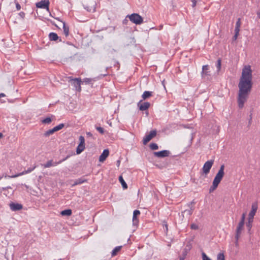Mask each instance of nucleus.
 Returning a JSON list of instances; mask_svg holds the SVG:
<instances>
[{
	"label": "nucleus",
	"instance_id": "obj_1",
	"mask_svg": "<svg viewBox=\"0 0 260 260\" xmlns=\"http://www.w3.org/2000/svg\"><path fill=\"white\" fill-rule=\"evenodd\" d=\"M252 70L250 66H245L243 68L241 76L238 83L239 92L238 96V104L239 108L244 107L248 95L251 92L252 87Z\"/></svg>",
	"mask_w": 260,
	"mask_h": 260
},
{
	"label": "nucleus",
	"instance_id": "obj_2",
	"mask_svg": "<svg viewBox=\"0 0 260 260\" xmlns=\"http://www.w3.org/2000/svg\"><path fill=\"white\" fill-rule=\"evenodd\" d=\"M127 17L129 18L131 22L137 25L141 24L143 22V18L137 13H133L131 15H128L127 16Z\"/></svg>",
	"mask_w": 260,
	"mask_h": 260
},
{
	"label": "nucleus",
	"instance_id": "obj_3",
	"mask_svg": "<svg viewBox=\"0 0 260 260\" xmlns=\"http://www.w3.org/2000/svg\"><path fill=\"white\" fill-rule=\"evenodd\" d=\"M224 165H222L213 180V182L217 184L220 183L224 175Z\"/></svg>",
	"mask_w": 260,
	"mask_h": 260
},
{
	"label": "nucleus",
	"instance_id": "obj_4",
	"mask_svg": "<svg viewBox=\"0 0 260 260\" xmlns=\"http://www.w3.org/2000/svg\"><path fill=\"white\" fill-rule=\"evenodd\" d=\"M69 82L71 84L74 86L76 90L78 91H80L81 90V83L82 82L80 78H75L73 79L72 77H69Z\"/></svg>",
	"mask_w": 260,
	"mask_h": 260
},
{
	"label": "nucleus",
	"instance_id": "obj_5",
	"mask_svg": "<svg viewBox=\"0 0 260 260\" xmlns=\"http://www.w3.org/2000/svg\"><path fill=\"white\" fill-rule=\"evenodd\" d=\"M80 143L76 149V153L77 154H80L85 149V139L82 136L79 137Z\"/></svg>",
	"mask_w": 260,
	"mask_h": 260
},
{
	"label": "nucleus",
	"instance_id": "obj_6",
	"mask_svg": "<svg viewBox=\"0 0 260 260\" xmlns=\"http://www.w3.org/2000/svg\"><path fill=\"white\" fill-rule=\"evenodd\" d=\"M213 163L214 160L212 159L206 161L204 164L203 167L202 168L203 173L205 174V175L208 174L209 173L210 170L212 165H213Z\"/></svg>",
	"mask_w": 260,
	"mask_h": 260
},
{
	"label": "nucleus",
	"instance_id": "obj_7",
	"mask_svg": "<svg viewBox=\"0 0 260 260\" xmlns=\"http://www.w3.org/2000/svg\"><path fill=\"white\" fill-rule=\"evenodd\" d=\"M69 157H70V155H68L65 158H63L62 159L59 160L58 162H53V160H48L45 164L43 165V166H44V168H49V167H51L52 166H56V165H57L58 164H61L63 161H65Z\"/></svg>",
	"mask_w": 260,
	"mask_h": 260
},
{
	"label": "nucleus",
	"instance_id": "obj_8",
	"mask_svg": "<svg viewBox=\"0 0 260 260\" xmlns=\"http://www.w3.org/2000/svg\"><path fill=\"white\" fill-rule=\"evenodd\" d=\"M156 133L157 132L156 130H153L150 131L149 134L146 135L143 138V144H147L148 142H149L153 138H154L156 135Z\"/></svg>",
	"mask_w": 260,
	"mask_h": 260
},
{
	"label": "nucleus",
	"instance_id": "obj_9",
	"mask_svg": "<svg viewBox=\"0 0 260 260\" xmlns=\"http://www.w3.org/2000/svg\"><path fill=\"white\" fill-rule=\"evenodd\" d=\"M49 4V0H42L36 3V7L39 8L47 9L48 10Z\"/></svg>",
	"mask_w": 260,
	"mask_h": 260
},
{
	"label": "nucleus",
	"instance_id": "obj_10",
	"mask_svg": "<svg viewBox=\"0 0 260 260\" xmlns=\"http://www.w3.org/2000/svg\"><path fill=\"white\" fill-rule=\"evenodd\" d=\"M170 154L169 150H164L158 152H154V155L159 158H163L168 156Z\"/></svg>",
	"mask_w": 260,
	"mask_h": 260
},
{
	"label": "nucleus",
	"instance_id": "obj_11",
	"mask_svg": "<svg viewBox=\"0 0 260 260\" xmlns=\"http://www.w3.org/2000/svg\"><path fill=\"white\" fill-rule=\"evenodd\" d=\"M209 67L208 65H204L202 67L201 75L202 78H205L211 76L210 72L209 71Z\"/></svg>",
	"mask_w": 260,
	"mask_h": 260
},
{
	"label": "nucleus",
	"instance_id": "obj_12",
	"mask_svg": "<svg viewBox=\"0 0 260 260\" xmlns=\"http://www.w3.org/2000/svg\"><path fill=\"white\" fill-rule=\"evenodd\" d=\"M142 102V100H141L138 103V106L139 108V110L141 111H145L147 109H148L150 106V104L149 102H144L142 104H141V102Z\"/></svg>",
	"mask_w": 260,
	"mask_h": 260
},
{
	"label": "nucleus",
	"instance_id": "obj_13",
	"mask_svg": "<svg viewBox=\"0 0 260 260\" xmlns=\"http://www.w3.org/2000/svg\"><path fill=\"white\" fill-rule=\"evenodd\" d=\"M244 224V223H243L242 222H239L238 223V225L236 231L235 239H239L240 237L241 232L243 229Z\"/></svg>",
	"mask_w": 260,
	"mask_h": 260
},
{
	"label": "nucleus",
	"instance_id": "obj_14",
	"mask_svg": "<svg viewBox=\"0 0 260 260\" xmlns=\"http://www.w3.org/2000/svg\"><path fill=\"white\" fill-rule=\"evenodd\" d=\"M258 209V203L257 202H255L252 203L251 205V210L249 212L248 216H254L256 211Z\"/></svg>",
	"mask_w": 260,
	"mask_h": 260
},
{
	"label": "nucleus",
	"instance_id": "obj_15",
	"mask_svg": "<svg viewBox=\"0 0 260 260\" xmlns=\"http://www.w3.org/2000/svg\"><path fill=\"white\" fill-rule=\"evenodd\" d=\"M36 168V166H35L34 167L32 168H28L27 170H25L24 171H23L21 173H18V174H17L16 175H12L11 176H9V178H16V177H17L18 176H21V175H24V174H27V173H30L31 171H32L35 168Z\"/></svg>",
	"mask_w": 260,
	"mask_h": 260
},
{
	"label": "nucleus",
	"instance_id": "obj_16",
	"mask_svg": "<svg viewBox=\"0 0 260 260\" xmlns=\"http://www.w3.org/2000/svg\"><path fill=\"white\" fill-rule=\"evenodd\" d=\"M109 154V151L108 149H105L99 157V161L100 162H103L105 161L107 157L108 156Z\"/></svg>",
	"mask_w": 260,
	"mask_h": 260
},
{
	"label": "nucleus",
	"instance_id": "obj_17",
	"mask_svg": "<svg viewBox=\"0 0 260 260\" xmlns=\"http://www.w3.org/2000/svg\"><path fill=\"white\" fill-rule=\"evenodd\" d=\"M10 207L12 211H18L22 209V205L18 203H12L10 204Z\"/></svg>",
	"mask_w": 260,
	"mask_h": 260
},
{
	"label": "nucleus",
	"instance_id": "obj_18",
	"mask_svg": "<svg viewBox=\"0 0 260 260\" xmlns=\"http://www.w3.org/2000/svg\"><path fill=\"white\" fill-rule=\"evenodd\" d=\"M140 214V212L139 210H136L134 211L133 213V224L135 225H137L138 224L139 220L137 218V216Z\"/></svg>",
	"mask_w": 260,
	"mask_h": 260
},
{
	"label": "nucleus",
	"instance_id": "obj_19",
	"mask_svg": "<svg viewBox=\"0 0 260 260\" xmlns=\"http://www.w3.org/2000/svg\"><path fill=\"white\" fill-rule=\"evenodd\" d=\"M189 208V209L185 210L183 212H182L183 217H184V215L189 216L192 214L193 211L194 210V207H190Z\"/></svg>",
	"mask_w": 260,
	"mask_h": 260
},
{
	"label": "nucleus",
	"instance_id": "obj_20",
	"mask_svg": "<svg viewBox=\"0 0 260 260\" xmlns=\"http://www.w3.org/2000/svg\"><path fill=\"white\" fill-rule=\"evenodd\" d=\"M152 95V92L149 91H145L144 92L143 94L142 95V98L143 100H145Z\"/></svg>",
	"mask_w": 260,
	"mask_h": 260
},
{
	"label": "nucleus",
	"instance_id": "obj_21",
	"mask_svg": "<svg viewBox=\"0 0 260 260\" xmlns=\"http://www.w3.org/2000/svg\"><path fill=\"white\" fill-rule=\"evenodd\" d=\"M49 38L50 41H56L59 39L57 34L55 32H50L49 34Z\"/></svg>",
	"mask_w": 260,
	"mask_h": 260
},
{
	"label": "nucleus",
	"instance_id": "obj_22",
	"mask_svg": "<svg viewBox=\"0 0 260 260\" xmlns=\"http://www.w3.org/2000/svg\"><path fill=\"white\" fill-rule=\"evenodd\" d=\"M191 246L190 244H187L186 247L183 249L182 255L184 257H186L188 251L191 249Z\"/></svg>",
	"mask_w": 260,
	"mask_h": 260
},
{
	"label": "nucleus",
	"instance_id": "obj_23",
	"mask_svg": "<svg viewBox=\"0 0 260 260\" xmlns=\"http://www.w3.org/2000/svg\"><path fill=\"white\" fill-rule=\"evenodd\" d=\"M72 213V210L71 209H67L62 211L60 212V214L62 216H70L71 215Z\"/></svg>",
	"mask_w": 260,
	"mask_h": 260
},
{
	"label": "nucleus",
	"instance_id": "obj_24",
	"mask_svg": "<svg viewBox=\"0 0 260 260\" xmlns=\"http://www.w3.org/2000/svg\"><path fill=\"white\" fill-rule=\"evenodd\" d=\"M119 181L121 183V184L123 189H127V184L124 181V179H123V178L122 176H120L119 177Z\"/></svg>",
	"mask_w": 260,
	"mask_h": 260
},
{
	"label": "nucleus",
	"instance_id": "obj_25",
	"mask_svg": "<svg viewBox=\"0 0 260 260\" xmlns=\"http://www.w3.org/2000/svg\"><path fill=\"white\" fill-rule=\"evenodd\" d=\"M87 181V180L86 179H83L82 178H79L78 179H77L74 183V184H73L72 186H75V185H78V184H82L85 182H86Z\"/></svg>",
	"mask_w": 260,
	"mask_h": 260
},
{
	"label": "nucleus",
	"instance_id": "obj_26",
	"mask_svg": "<svg viewBox=\"0 0 260 260\" xmlns=\"http://www.w3.org/2000/svg\"><path fill=\"white\" fill-rule=\"evenodd\" d=\"M122 248V246H117L113 250H112V256H115L116 255H117V254L118 253V252L119 251H120L121 249Z\"/></svg>",
	"mask_w": 260,
	"mask_h": 260
},
{
	"label": "nucleus",
	"instance_id": "obj_27",
	"mask_svg": "<svg viewBox=\"0 0 260 260\" xmlns=\"http://www.w3.org/2000/svg\"><path fill=\"white\" fill-rule=\"evenodd\" d=\"M63 23V32L66 37L69 35V27L66 25V23L64 22H62Z\"/></svg>",
	"mask_w": 260,
	"mask_h": 260
},
{
	"label": "nucleus",
	"instance_id": "obj_28",
	"mask_svg": "<svg viewBox=\"0 0 260 260\" xmlns=\"http://www.w3.org/2000/svg\"><path fill=\"white\" fill-rule=\"evenodd\" d=\"M64 126V124L63 123H60L59 124V125L55 126L53 128V129L54 130V131L55 132H57L58 131H59L61 129H62L63 127Z\"/></svg>",
	"mask_w": 260,
	"mask_h": 260
},
{
	"label": "nucleus",
	"instance_id": "obj_29",
	"mask_svg": "<svg viewBox=\"0 0 260 260\" xmlns=\"http://www.w3.org/2000/svg\"><path fill=\"white\" fill-rule=\"evenodd\" d=\"M54 133H55V132L54 131L53 128L50 129H49V130L47 131L46 132H45L44 133V136L45 137H48L50 135H52Z\"/></svg>",
	"mask_w": 260,
	"mask_h": 260
},
{
	"label": "nucleus",
	"instance_id": "obj_30",
	"mask_svg": "<svg viewBox=\"0 0 260 260\" xmlns=\"http://www.w3.org/2000/svg\"><path fill=\"white\" fill-rule=\"evenodd\" d=\"M52 122V119L49 117H46V118L42 120V122L44 124H49Z\"/></svg>",
	"mask_w": 260,
	"mask_h": 260
},
{
	"label": "nucleus",
	"instance_id": "obj_31",
	"mask_svg": "<svg viewBox=\"0 0 260 260\" xmlns=\"http://www.w3.org/2000/svg\"><path fill=\"white\" fill-rule=\"evenodd\" d=\"M216 260H225V256L223 252L219 253L217 255Z\"/></svg>",
	"mask_w": 260,
	"mask_h": 260
},
{
	"label": "nucleus",
	"instance_id": "obj_32",
	"mask_svg": "<svg viewBox=\"0 0 260 260\" xmlns=\"http://www.w3.org/2000/svg\"><path fill=\"white\" fill-rule=\"evenodd\" d=\"M218 185V184L213 182L212 185L210 187V188L209 189L210 192L215 190L216 189V188L217 187Z\"/></svg>",
	"mask_w": 260,
	"mask_h": 260
},
{
	"label": "nucleus",
	"instance_id": "obj_33",
	"mask_svg": "<svg viewBox=\"0 0 260 260\" xmlns=\"http://www.w3.org/2000/svg\"><path fill=\"white\" fill-rule=\"evenodd\" d=\"M149 147L151 150H157L158 148V145L156 143H151Z\"/></svg>",
	"mask_w": 260,
	"mask_h": 260
},
{
	"label": "nucleus",
	"instance_id": "obj_34",
	"mask_svg": "<svg viewBox=\"0 0 260 260\" xmlns=\"http://www.w3.org/2000/svg\"><path fill=\"white\" fill-rule=\"evenodd\" d=\"M95 79L92 78H85L83 79V82H85L86 84H90L92 82L94 81Z\"/></svg>",
	"mask_w": 260,
	"mask_h": 260
},
{
	"label": "nucleus",
	"instance_id": "obj_35",
	"mask_svg": "<svg viewBox=\"0 0 260 260\" xmlns=\"http://www.w3.org/2000/svg\"><path fill=\"white\" fill-rule=\"evenodd\" d=\"M221 65V60L220 58H219L217 60V64H216V67L217 68V71H219L220 70Z\"/></svg>",
	"mask_w": 260,
	"mask_h": 260
},
{
	"label": "nucleus",
	"instance_id": "obj_36",
	"mask_svg": "<svg viewBox=\"0 0 260 260\" xmlns=\"http://www.w3.org/2000/svg\"><path fill=\"white\" fill-rule=\"evenodd\" d=\"M240 25H241L240 19L239 18L238 19L237 21L236 22V27H235V29L240 30Z\"/></svg>",
	"mask_w": 260,
	"mask_h": 260
},
{
	"label": "nucleus",
	"instance_id": "obj_37",
	"mask_svg": "<svg viewBox=\"0 0 260 260\" xmlns=\"http://www.w3.org/2000/svg\"><path fill=\"white\" fill-rule=\"evenodd\" d=\"M202 256L203 260H212L210 258H209L204 252L202 253Z\"/></svg>",
	"mask_w": 260,
	"mask_h": 260
},
{
	"label": "nucleus",
	"instance_id": "obj_38",
	"mask_svg": "<svg viewBox=\"0 0 260 260\" xmlns=\"http://www.w3.org/2000/svg\"><path fill=\"white\" fill-rule=\"evenodd\" d=\"M190 228L192 230H198L199 229V226L195 224V223H192L191 225H190Z\"/></svg>",
	"mask_w": 260,
	"mask_h": 260
},
{
	"label": "nucleus",
	"instance_id": "obj_39",
	"mask_svg": "<svg viewBox=\"0 0 260 260\" xmlns=\"http://www.w3.org/2000/svg\"><path fill=\"white\" fill-rule=\"evenodd\" d=\"M96 130L102 134H103L104 133V129L103 127L98 126L96 127Z\"/></svg>",
	"mask_w": 260,
	"mask_h": 260
},
{
	"label": "nucleus",
	"instance_id": "obj_40",
	"mask_svg": "<svg viewBox=\"0 0 260 260\" xmlns=\"http://www.w3.org/2000/svg\"><path fill=\"white\" fill-rule=\"evenodd\" d=\"M15 3L16 4V8L17 10H20L21 9L20 5L18 3V2L16 0H15Z\"/></svg>",
	"mask_w": 260,
	"mask_h": 260
},
{
	"label": "nucleus",
	"instance_id": "obj_41",
	"mask_svg": "<svg viewBox=\"0 0 260 260\" xmlns=\"http://www.w3.org/2000/svg\"><path fill=\"white\" fill-rule=\"evenodd\" d=\"M245 216H246V213H243L242 215V217H241V220L240 222H242L243 223H244Z\"/></svg>",
	"mask_w": 260,
	"mask_h": 260
},
{
	"label": "nucleus",
	"instance_id": "obj_42",
	"mask_svg": "<svg viewBox=\"0 0 260 260\" xmlns=\"http://www.w3.org/2000/svg\"><path fill=\"white\" fill-rule=\"evenodd\" d=\"M254 216H248V222L252 223L253 221Z\"/></svg>",
	"mask_w": 260,
	"mask_h": 260
},
{
	"label": "nucleus",
	"instance_id": "obj_43",
	"mask_svg": "<svg viewBox=\"0 0 260 260\" xmlns=\"http://www.w3.org/2000/svg\"><path fill=\"white\" fill-rule=\"evenodd\" d=\"M19 15L23 19L24 17H25V13L23 12H20L19 13Z\"/></svg>",
	"mask_w": 260,
	"mask_h": 260
},
{
	"label": "nucleus",
	"instance_id": "obj_44",
	"mask_svg": "<svg viewBox=\"0 0 260 260\" xmlns=\"http://www.w3.org/2000/svg\"><path fill=\"white\" fill-rule=\"evenodd\" d=\"M252 223L248 222L246 223V226L248 228V230H250L252 227Z\"/></svg>",
	"mask_w": 260,
	"mask_h": 260
},
{
	"label": "nucleus",
	"instance_id": "obj_45",
	"mask_svg": "<svg viewBox=\"0 0 260 260\" xmlns=\"http://www.w3.org/2000/svg\"><path fill=\"white\" fill-rule=\"evenodd\" d=\"M240 30L235 29V36H236L237 37H238L239 34Z\"/></svg>",
	"mask_w": 260,
	"mask_h": 260
},
{
	"label": "nucleus",
	"instance_id": "obj_46",
	"mask_svg": "<svg viewBox=\"0 0 260 260\" xmlns=\"http://www.w3.org/2000/svg\"><path fill=\"white\" fill-rule=\"evenodd\" d=\"M192 3V7H194L196 5V0H191Z\"/></svg>",
	"mask_w": 260,
	"mask_h": 260
},
{
	"label": "nucleus",
	"instance_id": "obj_47",
	"mask_svg": "<svg viewBox=\"0 0 260 260\" xmlns=\"http://www.w3.org/2000/svg\"><path fill=\"white\" fill-rule=\"evenodd\" d=\"M95 7H93L92 8H91V9H87V10L88 11H89V12H91V11H95Z\"/></svg>",
	"mask_w": 260,
	"mask_h": 260
},
{
	"label": "nucleus",
	"instance_id": "obj_48",
	"mask_svg": "<svg viewBox=\"0 0 260 260\" xmlns=\"http://www.w3.org/2000/svg\"><path fill=\"white\" fill-rule=\"evenodd\" d=\"M9 176L7 175L6 174H4L2 176H0V180L3 178V177L7 178L9 177Z\"/></svg>",
	"mask_w": 260,
	"mask_h": 260
},
{
	"label": "nucleus",
	"instance_id": "obj_49",
	"mask_svg": "<svg viewBox=\"0 0 260 260\" xmlns=\"http://www.w3.org/2000/svg\"><path fill=\"white\" fill-rule=\"evenodd\" d=\"M195 203L194 201H191L190 203H189L187 205L189 207H191V206L193 204H194Z\"/></svg>",
	"mask_w": 260,
	"mask_h": 260
},
{
	"label": "nucleus",
	"instance_id": "obj_50",
	"mask_svg": "<svg viewBox=\"0 0 260 260\" xmlns=\"http://www.w3.org/2000/svg\"><path fill=\"white\" fill-rule=\"evenodd\" d=\"M86 135H87V136H88V137H92V134L90 132H87V133H86Z\"/></svg>",
	"mask_w": 260,
	"mask_h": 260
},
{
	"label": "nucleus",
	"instance_id": "obj_51",
	"mask_svg": "<svg viewBox=\"0 0 260 260\" xmlns=\"http://www.w3.org/2000/svg\"><path fill=\"white\" fill-rule=\"evenodd\" d=\"M238 240L239 239H236L235 245L236 246L238 245Z\"/></svg>",
	"mask_w": 260,
	"mask_h": 260
},
{
	"label": "nucleus",
	"instance_id": "obj_52",
	"mask_svg": "<svg viewBox=\"0 0 260 260\" xmlns=\"http://www.w3.org/2000/svg\"><path fill=\"white\" fill-rule=\"evenodd\" d=\"M185 258V257H184L182 255L180 257L179 260H184Z\"/></svg>",
	"mask_w": 260,
	"mask_h": 260
},
{
	"label": "nucleus",
	"instance_id": "obj_53",
	"mask_svg": "<svg viewBox=\"0 0 260 260\" xmlns=\"http://www.w3.org/2000/svg\"><path fill=\"white\" fill-rule=\"evenodd\" d=\"M6 96V95H5L4 93H0V98H1V97H4V96Z\"/></svg>",
	"mask_w": 260,
	"mask_h": 260
},
{
	"label": "nucleus",
	"instance_id": "obj_54",
	"mask_svg": "<svg viewBox=\"0 0 260 260\" xmlns=\"http://www.w3.org/2000/svg\"><path fill=\"white\" fill-rule=\"evenodd\" d=\"M237 39V37L236 36H234L233 37V41H236Z\"/></svg>",
	"mask_w": 260,
	"mask_h": 260
},
{
	"label": "nucleus",
	"instance_id": "obj_55",
	"mask_svg": "<svg viewBox=\"0 0 260 260\" xmlns=\"http://www.w3.org/2000/svg\"><path fill=\"white\" fill-rule=\"evenodd\" d=\"M120 160H118L117 161V165L118 167H119V166L120 165Z\"/></svg>",
	"mask_w": 260,
	"mask_h": 260
},
{
	"label": "nucleus",
	"instance_id": "obj_56",
	"mask_svg": "<svg viewBox=\"0 0 260 260\" xmlns=\"http://www.w3.org/2000/svg\"><path fill=\"white\" fill-rule=\"evenodd\" d=\"M127 22V20L126 19H124L123 21V24H126Z\"/></svg>",
	"mask_w": 260,
	"mask_h": 260
},
{
	"label": "nucleus",
	"instance_id": "obj_57",
	"mask_svg": "<svg viewBox=\"0 0 260 260\" xmlns=\"http://www.w3.org/2000/svg\"><path fill=\"white\" fill-rule=\"evenodd\" d=\"M257 15L258 18L260 19V10H259V11L257 13Z\"/></svg>",
	"mask_w": 260,
	"mask_h": 260
},
{
	"label": "nucleus",
	"instance_id": "obj_58",
	"mask_svg": "<svg viewBox=\"0 0 260 260\" xmlns=\"http://www.w3.org/2000/svg\"><path fill=\"white\" fill-rule=\"evenodd\" d=\"M165 228H166V231H168V225L167 224H165Z\"/></svg>",
	"mask_w": 260,
	"mask_h": 260
},
{
	"label": "nucleus",
	"instance_id": "obj_59",
	"mask_svg": "<svg viewBox=\"0 0 260 260\" xmlns=\"http://www.w3.org/2000/svg\"><path fill=\"white\" fill-rule=\"evenodd\" d=\"M3 134H2V133H0V139H1V138H2V137H3Z\"/></svg>",
	"mask_w": 260,
	"mask_h": 260
},
{
	"label": "nucleus",
	"instance_id": "obj_60",
	"mask_svg": "<svg viewBox=\"0 0 260 260\" xmlns=\"http://www.w3.org/2000/svg\"><path fill=\"white\" fill-rule=\"evenodd\" d=\"M72 58H73V57H72V56H70V57L69 58V59H72Z\"/></svg>",
	"mask_w": 260,
	"mask_h": 260
},
{
	"label": "nucleus",
	"instance_id": "obj_61",
	"mask_svg": "<svg viewBox=\"0 0 260 260\" xmlns=\"http://www.w3.org/2000/svg\"><path fill=\"white\" fill-rule=\"evenodd\" d=\"M250 119L251 120V118H252L251 115H250Z\"/></svg>",
	"mask_w": 260,
	"mask_h": 260
}]
</instances>
